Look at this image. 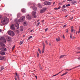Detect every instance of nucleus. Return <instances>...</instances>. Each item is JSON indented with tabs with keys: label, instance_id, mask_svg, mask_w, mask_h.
<instances>
[{
	"label": "nucleus",
	"instance_id": "f257e3e1",
	"mask_svg": "<svg viewBox=\"0 0 80 80\" xmlns=\"http://www.w3.org/2000/svg\"><path fill=\"white\" fill-rule=\"evenodd\" d=\"M5 47V45L3 43L2 41H0V48H0V50L1 51L6 52L7 50V49L4 48Z\"/></svg>",
	"mask_w": 80,
	"mask_h": 80
},
{
	"label": "nucleus",
	"instance_id": "f03ea898",
	"mask_svg": "<svg viewBox=\"0 0 80 80\" xmlns=\"http://www.w3.org/2000/svg\"><path fill=\"white\" fill-rule=\"evenodd\" d=\"M9 20L8 18H5L3 21L1 20V23L3 25H5L8 23V22Z\"/></svg>",
	"mask_w": 80,
	"mask_h": 80
},
{
	"label": "nucleus",
	"instance_id": "7ed1b4c3",
	"mask_svg": "<svg viewBox=\"0 0 80 80\" xmlns=\"http://www.w3.org/2000/svg\"><path fill=\"white\" fill-rule=\"evenodd\" d=\"M8 34L12 37H13L14 35V32L12 31H8Z\"/></svg>",
	"mask_w": 80,
	"mask_h": 80
},
{
	"label": "nucleus",
	"instance_id": "20e7f679",
	"mask_svg": "<svg viewBox=\"0 0 80 80\" xmlns=\"http://www.w3.org/2000/svg\"><path fill=\"white\" fill-rule=\"evenodd\" d=\"M25 18V16H22V17H21V18L19 19L18 21L19 22H22L24 21Z\"/></svg>",
	"mask_w": 80,
	"mask_h": 80
},
{
	"label": "nucleus",
	"instance_id": "39448f33",
	"mask_svg": "<svg viewBox=\"0 0 80 80\" xmlns=\"http://www.w3.org/2000/svg\"><path fill=\"white\" fill-rule=\"evenodd\" d=\"M0 40L2 41H0L2 42V43H3V42L6 43V39H5V38L3 37H1V38H0Z\"/></svg>",
	"mask_w": 80,
	"mask_h": 80
},
{
	"label": "nucleus",
	"instance_id": "423d86ee",
	"mask_svg": "<svg viewBox=\"0 0 80 80\" xmlns=\"http://www.w3.org/2000/svg\"><path fill=\"white\" fill-rule=\"evenodd\" d=\"M32 16L34 18H36L37 17L36 15V12L35 11H32V13H31Z\"/></svg>",
	"mask_w": 80,
	"mask_h": 80
},
{
	"label": "nucleus",
	"instance_id": "0eeeda50",
	"mask_svg": "<svg viewBox=\"0 0 80 80\" xmlns=\"http://www.w3.org/2000/svg\"><path fill=\"white\" fill-rule=\"evenodd\" d=\"M46 10V8H43L41 9L40 10V12L41 13H42L44 12Z\"/></svg>",
	"mask_w": 80,
	"mask_h": 80
},
{
	"label": "nucleus",
	"instance_id": "6e6552de",
	"mask_svg": "<svg viewBox=\"0 0 80 80\" xmlns=\"http://www.w3.org/2000/svg\"><path fill=\"white\" fill-rule=\"evenodd\" d=\"M42 44L43 45V49H42V53H44V48H45V45L44 44V42L42 43Z\"/></svg>",
	"mask_w": 80,
	"mask_h": 80
},
{
	"label": "nucleus",
	"instance_id": "1a4fd4ad",
	"mask_svg": "<svg viewBox=\"0 0 80 80\" xmlns=\"http://www.w3.org/2000/svg\"><path fill=\"white\" fill-rule=\"evenodd\" d=\"M27 18L28 20H30L31 19V16L28 14L26 17Z\"/></svg>",
	"mask_w": 80,
	"mask_h": 80
},
{
	"label": "nucleus",
	"instance_id": "9d476101",
	"mask_svg": "<svg viewBox=\"0 0 80 80\" xmlns=\"http://www.w3.org/2000/svg\"><path fill=\"white\" fill-rule=\"evenodd\" d=\"M31 8H33V10L34 11H36L37 10V8L36 7H35V6H31L30 7Z\"/></svg>",
	"mask_w": 80,
	"mask_h": 80
},
{
	"label": "nucleus",
	"instance_id": "9b49d317",
	"mask_svg": "<svg viewBox=\"0 0 80 80\" xmlns=\"http://www.w3.org/2000/svg\"><path fill=\"white\" fill-rule=\"evenodd\" d=\"M11 29H12L13 30H14V27L13 24L11 25Z\"/></svg>",
	"mask_w": 80,
	"mask_h": 80
},
{
	"label": "nucleus",
	"instance_id": "f8f14e48",
	"mask_svg": "<svg viewBox=\"0 0 80 80\" xmlns=\"http://www.w3.org/2000/svg\"><path fill=\"white\" fill-rule=\"evenodd\" d=\"M15 26L16 27L17 29H19V24L18 23H16L15 24Z\"/></svg>",
	"mask_w": 80,
	"mask_h": 80
},
{
	"label": "nucleus",
	"instance_id": "ddd939ff",
	"mask_svg": "<svg viewBox=\"0 0 80 80\" xmlns=\"http://www.w3.org/2000/svg\"><path fill=\"white\" fill-rule=\"evenodd\" d=\"M0 54L2 55H5V53L3 52H0Z\"/></svg>",
	"mask_w": 80,
	"mask_h": 80
},
{
	"label": "nucleus",
	"instance_id": "4468645a",
	"mask_svg": "<svg viewBox=\"0 0 80 80\" xmlns=\"http://www.w3.org/2000/svg\"><path fill=\"white\" fill-rule=\"evenodd\" d=\"M5 58V57L4 56L2 57L0 56V60H3Z\"/></svg>",
	"mask_w": 80,
	"mask_h": 80
},
{
	"label": "nucleus",
	"instance_id": "2eb2a0df",
	"mask_svg": "<svg viewBox=\"0 0 80 80\" xmlns=\"http://www.w3.org/2000/svg\"><path fill=\"white\" fill-rule=\"evenodd\" d=\"M63 70H61V71L60 72H59V73H57V74L55 75H53L52 76V77H54L55 76H57L59 74H60V73H61L62 72H63Z\"/></svg>",
	"mask_w": 80,
	"mask_h": 80
},
{
	"label": "nucleus",
	"instance_id": "dca6fc26",
	"mask_svg": "<svg viewBox=\"0 0 80 80\" xmlns=\"http://www.w3.org/2000/svg\"><path fill=\"white\" fill-rule=\"evenodd\" d=\"M66 6L65 5H63L62 6V8H62V11H63V9L65 8Z\"/></svg>",
	"mask_w": 80,
	"mask_h": 80
},
{
	"label": "nucleus",
	"instance_id": "f3484780",
	"mask_svg": "<svg viewBox=\"0 0 80 80\" xmlns=\"http://www.w3.org/2000/svg\"><path fill=\"white\" fill-rule=\"evenodd\" d=\"M22 12L23 13H25L26 11H25V9L23 8L22 9Z\"/></svg>",
	"mask_w": 80,
	"mask_h": 80
},
{
	"label": "nucleus",
	"instance_id": "a211bd4d",
	"mask_svg": "<svg viewBox=\"0 0 80 80\" xmlns=\"http://www.w3.org/2000/svg\"><path fill=\"white\" fill-rule=\"evenodd\" d=\"M20 31H23V27L22 26H21V27L20 29Z\"/></svg>",
	"mask_w": 80,
	"mask_h": 80
},
{
	"label": "nucleus",
	"instance_id": "6ab92c4d",
	"mask_svg": "<svg viewBox=\"0 0 80 80\" xmlns=\"http://www.w3.org/2000/svg\"><path fill=\"white\" fill-rule=\"evenodd\" d=\"M38 7L39 8H42V5L40 4H38Z\"/></svg>",
	"mask_w": 80,
	"mask_h": 80
},
{
	"label": "nucleus",
	"instance_id": "aec40b11",
	"mask_svg": "<svg viewBox=\"0 0 80 80\" xmlns=\"http://www.w3.org/2000/svg\"><path fill=\"white\" fill-rule=\"evenodd\" d=\"M20 16H21V13H18V14H17V18H19Z\"/></svg>",
	"mask_w": 80,
	"mask_h": 80
},
{
	"label": "nucleus",
	"instance_id": "412c9836",
	"mask_svg": "<svg viewBox=\"0 0 80 80\" xmlns=\"http://www.w3.org/2000/svg\"><path fill=\"white\" fill-rule=\"evenodd\" d=\"M65 56V55H61L60 56L59 58L60 59L62 58H63Z\"/></svg>",
	"mask_w": 80,
	"mask_h": 80
},
{
	"label": "nucleus",
	"instance_id": "4be33fe9",
	"mask_svg": "<svg viewBox=\"0 0 80 80\" xmlns=\"http://www.w3.org/2000/svg\"><path fill=\"white\" fill-rule=\"evenodd\" d=\"M77 3V2L76 1H73L71 2V3L72 4H75Z\"/></svg>",
	"mask_w": 80,
	"mask_h": 80
},
{
	"label": "nucleus",
	"instance_id": "5701e85b",
	"mask_svg": "<svg viewBox=\"0 0 80 80\" xmlns=\"http://www.w3.org/2000/svg\"><path fill=\"white\" fill-rule=\"evenodd\" d=\"M52 4V3H51V2H49L48 3H47V4H46V5H51V4Z\"/></svg>",
	"mask_w": 80,
	"mask_h": 80
},
{
	"label": "nucleus",
	"instance_id": "b1692460",
	"mask_svg": "<svg viewBox=\"0 0 80 80\" xmlns=\"http://www.w3.org/2000/svg\"><path fill=\"white\" fill-rule=\"evenodd\" d=\"M10 41H11V38L8 37V42H10Z\"/></svg>",
	"mask_w": 80,
	"mask_h": 80
},
{
	"label": "nucleus",
	"instance_id": "393cba45",
	"mask_svg": "<svg viewBox=\"0 0 80 80\" xmlns=\"http://www.w3.org/2000/svg\"><path fill=\"white\" fill-rule=\"evenodd\" d=\"M47 2V1H45L44 2V4L46 5L48 3V2Z\"/></svg>",
	"mask_w": 80,
	"mask_h": 80
},
{
	"label": "nucleus",
	"instance_id": "a878e982",
	"mask_svg": "<svg viewBox=\"0 0 80 80\" xmlns=\"http://www.w3.org/2000/svg\"><path fill=\"white\" fill-rule=\"evenodd\" d=\"M1 70H0V72L2 71V70H3V69H4V68L3 66L1 67Z\"/></svg>",
	"mask_w": 80,
	"mask_h": 80
},
{
	"label": "nucleus",
	"instance_id": "bb28decb",
	"mask_svg": "<svg viewBox=\"0 0 80 80\" xmlns=\"http://www.w3.org/2000/svg\"><path fill=\"white\" fill-rule=\"evenodd\" d=\"M68 73V72H65L64 73H63V74H62V75H61V76H64L66 74H67V73Z\"/></svg>",
	"mask_w": 80,
	"mask_h": 80
},
{
	"label": "nucleus",
	"instance_id": "cd10ccee",
	"mask_svg": "<svg viewBox=\"0 0 80 80\" xmlns=\"http://www.w3.org/2000/svg\"><path fill=\"white\" fill-rule=\"evenodd\" d=\"M32 38V36H30L29 38L28 39V40H29L31 38Z\"/></svg>",
	"mask_w": 80,
	"mask_h": 80
},
{
	"label": "nucleus",
	"instance_id": "c85d7f7f",
	"mask_svg": "<svg viewBox=\"0 0 80 80\" xmlns=\"http://www.w3.org/2000/svg\"><path fill=\"white\" fill-rule=\"evenodd\" d=\"M23 43V41H21L19 42V45H21Z\"/></svg>",
	"mask_w": 80,
	"mask_h": 80
},
{
	"label": "nucleus",
	"instance_id": "c756f323",
	"mask_svg": "<svg viewBox=\"0 0 80 80\" xmlns=\"http://www.w3.org/2000/svg\"><path fill=\"white\" fill-rule=\"evenodd\" d=\"M72 69H66V70L67 71H70L72 70Z\"/></svg>",
	"mask_w": 80,
	"mask_h": 80
},
{
	"label": "nucleus",
	"instance_id": "7c9ffc66",
	"mask_svg": "<svg viewBox=\"0 0 80 80\" xmlns=\"http://www.w3.org/2000/svg\"><path fill=\"white\" fill-rule=\"evenodd\" d=\"M80 67V66H77V67H74L73 68H72V69H75V68H77L78 67Z\"/></svg>",
	"mask_w": 80,
	"mask_h": 80
},
{
	"label": "nucleus",
	"instance_id": "2f4dec72",
	"mask_svg": "<svg viewBox=\"0 0 80 80\" xmlns=\"http://www.w3.org/2000/svg\"><path fill=\"white\" fill-rule=\"evenodd\" d=\"M38 52H39V53L41 54V51L40 50V49H38Z\"/></svg>",
	"mask_w": 80,
	"mask_h": 80
},
{
	"label": "nucleus",
	"instance_id": "473e14b6",
	"mask_svg": "<svg viewBox=\"0 0 80 80\" xmlns=\"http://www.w3.org/2000/svg\"><path fill=\"white\" fill-rule=\"evenodd\" d=\"M70 38H71V39H72V34H70Z\"/></svg>",
	"mask_w": 80,
	"mask_h": 80
},
{
	"label": "nucleus",
	"instance_id": "72a5a7b5",
	"mask_svg": "<svg viewBox=\"0 0 80 80\" xmlns=\"http://www.w3.org/2000/svg\"><path fill=\"white\" fill-rule=\"evenodd\" d=\"M16 75L17 76V78H18V76H19V75L18 74H17V73H16Z\"/></svg>",
	"mask_w": 80,
	"mask_h": 80
},
{
	"label": "nucleus",
	"instance_id": "f704fd0d",
	"mask_svg": "<svg viewBox=\"0 0 80 80\" xmlns=\"http://www.w3.org/2000/svg\"><path fill=\"white\" fill-rule=\"evenodd\" d=\"M70 4H68V5H66V7H70Z\"/></svg>",
	"mask_w": 80,
	"mask_h": 80
},
{
	"label": "nucleus",
	"instance_id": "c9c22d12",
	"mask_svg": "<svg viewBox=\"0 0 80 80\" xmlns=\"http://www.w3.org/2000/svg\"><path fill=\"white\" fill-rule=\"evenodd\" d=\"M61 8V7L60 6H59V7L58 8H56V9L58 10V9H59Z\"/></svg>",
	"mask_w": 80,
	"mask_h": 80
},
{
	"label": "nucleus",
	"instance_id": "e433bc0d",
	"mask_svg": "<svg viewBox=\"0 0 80 80\" xmlns=\"http://www.w3.org/2000/svg\"><path fill=\"white\" fill-rule=\"evenodd\" d=\"M49 46H51V42H49Z\"/></svg>",
	"mask_w": 80,
	"mask_h": 80
},
{
	"label": "nucleus",
	"instance_id": "4c0bfd02",
	"mask_svg": "<svg viewBox=\"0 0 80 80\" xmlns=\"http://www.w3.org/2000/svg\"><path fill=\"white\" fill-rule=\"evenodd\" d=\"M67 26V24H66V25H64L63 26V28H65L66 27V26Z\"/></svg>",
	"mask_w": 80,
	"mask_h": 80
},
{
	"label": "nucleus",
	"instance_id": "58836bf2",
	"mask_svg": "<svg viewBox=\"0 0 80 80\" xmlns=\"http://www.w3.org/2000/svg\"><path fill=\"white\" fill-rule=\"evenodd\" d=\"M37 56L38 57H39V54H38V53L37 52Z\"/></svg>",
	"mask_w": 80,
	"mask_h": 80
},
{
	"label": "nucleus",
	"instance_id": "ea45409f",
	"mask_svg": "<svg viewBox=\"0 0 80 80\" xmlns=\"http://www.w3.org/2000/svg\"><path fill=\"white\" fill-rule=\"evenodd\" d=\"M16 32H17V33H19V30L18 29V30H16Z\"/></svg>",
	"mask_w": 80,
	"mask_h": 80
},
{
	"label": "nucleus",
	"instance_id": "a19ab883",
	"mask_svg": "<svg viewBox=\"0 0 80 80\" xmlns=\"http://www.w3.org/2000/svg\"><path fill=\"white\" fill-rule=\"evenodd\" d=\"M40 25V22H38V24H37V26H38Z\"/></svg>",
	"mask_w": 80,
	"mask_h": 80
},
{
	"label": "nucleus",
	"instance_id": "79ce46f5",
	"mask_svg": "<svg viewBox=\"0 0 80 80\" xmlns=\"http://www.w3.org/2000/svg\"><path fill=\"white\" fill-rule=\"evenodd\" d=\"M73 29H71V32H73L74 31Z\"/></svg>",
	"mask_w": 80,
	"mask_h": 80
},
{
	"label": "nucleus",
	"instance_id": "37998d69",
	"mask_svg": "<svg viewBox=\"0 0 80 80\" xmlns=\"http://www.w3.org/2000/svg\"><path fill=\"white\" fill-rule=\"evenodd\" d=\"M48 30V28H46L45 30V32H46Z\"/></svg>",
	"mask_w": 80,
	"mask_h": 80
},
{
	"label": "nucleus",
	"instance_id": "c03bdc74",
	"mask_svg": "<svg viewBox=\"0 0 80 80\" xmlns=\"http://www.w3.org/2000/svg\"><path fill=\"white\" fill-rule=\"evenodd\" d=\"M15 48V46H14L12 48V50L14 49V48Z\"/></svg>",
	"mask_w": 80,
	"mask_h": 80
},
{
	"label": "nucleus",
	"instance_id": "a18cd8bd",
	"mask_svg": "<svg viewBox=\"0 0 80 80\" xmlns=\"http://www.w3.org/2000/svg\"><path fill=\"white\" fill-rule=\"evenodd\" d=\"M77 54L80 53V51H79L78 52H77Z\"/></svg>",
	"mask_w": 80,
	"mask_h": 80
},
{
	"label": "nucleus",
	"instance_id": "49530a36",
	"mask_svg": "<svg viewBox=\"0 0 80 80\" xmlns=\"http://www.w3.org/2000/svg\"><path fill=\"white\" fill-rule=\"evenodd\" d=\"M46 44H48V42H47V41H46Z\"/></svg>",
	"mask_w": 80,
	"mask_h": 80
},
{
	"label": "nucleus",
	"instance_id": "de8ad7c7",
	"mask_svg": "<svg viewBox=\"0 0 80 80\" xmlns=\"http://www.w3.org/2000/svg\"><path fill=\"white\" fill-rule=\"evenodd\" d=\"M78 50H80V47H78Z\"/></svg>",
	"mask_w": 80,
	"mask_h": 80
},
{
	"label": "nucleus",
	"instance_id": "09e8293b",
	"mask_svg": "<svg viewBox=\"0 0 80 80\" xmlns=\"http://www.w3.org/2000/svg\"><path fill=\"white\" fill-rule=\"evenodd\" d=\"M73 27L72 26L71 28V29H73Z\"/></svg>",
	"mask_w": 80,
	"mask_h": 80
},
{
	"label": "nucleus",
	"instance_id": "8fccbe9b",
	"mask_svg": "<svg viewBox=\"0 0 80 80\" xmlns=\"http://www.w3.org/2000/svg\"><path fill=\"white\" fill-rule=\"evenodd\" d=\"M42 23H44V20L42 21Z\"/></svg>",
	"mask_w": 80,
	"mask_h": 80
},
{
	"label": "nucleus",
	"instance_id": "3c124183",
	"mask_svg": "<svg viewBox=\"0 0 80 80\" xmlns=\"http://www.w3.org/2000/svg\"><path fill=\"white\" fill-rule=\"evenodd\" d=\"M73 19V17L72 18H71L69 19V20H71Z\"/></svg>",
	"mask_w": 80,
	"mask_h": 80
},
{
	"label": "nucleus",
	"instance_id": "603ef678",
	"mask_svg": "<svg viewBox=\"0 0 80 80\" xmlns=\"http://www.w3.org/2000/svg\"><path fill=\"white\" fill-rule=\"evenodd\" d=\"M56 39H57V42H58V41H59V40L58 39V38H57Z\"/></svg>",
	"mask_w": 80,
	"mask_h": 80
},
{
	"label": "nucleus",
	"instance_id": "864d4df0",
	"mask_svg": "<svg viewBox=\"0 0 80 80\" xmlns=\"http://www.w3.org/2000/svg\"><path fill=\"white\" fill-rule=\"evenodd\" d=\"M18 80H19V76L18 75Z\"/></svg>",
	"mask_w": 80,
	"mask_h": 80
},
{
	"label": "nucleus",
	"instance_id": "5fc2aeb1",
	"mask_svg": "<svg viewBox=\"0 0 80 80\" xmlns=\"http://www.w3.org/2000/svg\"><path fill=\"white\" fill-rule=\"evenodd\" d=\"M76 32V30H74V33H75Z\"/></svg>",
	"mask_w": 80,
	"mask_h": 80
},
{
	"label": "nucleus",
	"instance_id": "6e6d98bb",
	"mask_svg": "<svg viewBox=\"0 0 80 80\" xmlns=\"http://www.w3.org/2000/svg\"><path fill=\"white\" fill-rule=\"evenodd\" d=\"M68 1H71L72 0H68Z\"/></svg>",
	"mask_w": 80,
	"mask_h": 80
},
{
	"label": "nucleus",
	"instance_id": "4d7b16f0",
	"mask_svg": "<svg viewBox=\"0 0 80 80\" xmlns=\"http://www.w3.org/2000/svg\"><path fill=\"white\" fill-rule=\"evenodd\" d=\"M15 80H17L16 77H15Z\"/></svg>",
	"mask_w": 80,
	"mask_h": 80
},
{
	"label": "nucleus",
	"instance_id": "13d9d810",
	"mask_svg": "<svg viewBox=\"0 0 80 80\" xmlns=\"http://www.w3.org/2000/svg\"><path fill=\"white\" fill-rule=\"evenodd\" d=\"M66 32H67V33L68 32V29L66 30Z\"/></svg>",
	"mask_w": 80,
	"mask_h": 80
},
{
	"label": "nucleus",
	"instance_id": "bf43d9fd",
	"mask_svg": "<svg viewBox=\"0 0 80 80\" xmlns=\"http://www.w3.org/2000/svg\"><path fill=\"white\" fill-rule=\"evenodd\" d=\"M78 60H80V57L78 58Z\"/></svg>",
	"mask_w": 80,
	"mask_h": 80
},
{
	"label": "nucleus",
	"instance_id": "052dcab7",
	"mask_svg": "<svg viewBox=\"0 0 80 80\" xmlns=\"http://www.w3.org/2000/svg\"><path fill=\"white\" fill-rule=\"evenodd\" d=\"M58 40H59V41L60 40V38H58Z\"/></svg>",
	"mask_w": 80,
	"mask_h": 80
},
{
	"label": "nucleus",
	"instance_id": "680f3d73",
	"mask_svg": "<svg viewBox=\"0 0 80 80\" xmlns=\"http://www.w3.org/2000/svg\"><path fill=\"white\" fill-rule=\"evenodd\" d=\"M68 17V15H66V16H65V17L66 18Z\"/></svg>",
	"mask_w": 80,
	"mask_h": 80
},
{
	"label": "nucleus",
	"instance_id": "e2e57ef3",
	"mask_svg": "<svg viewBox=\"0 0 80 80\" xmlns=\"http://www.w3.org/2000/svg\"><path fill=\"white\" fill-rule=\"evenodd\" d=\"M32 31H33V30H31V31H30V32H32Z\"/></svg>",
	"mask_w": 80,
	"mask_h": 80
},
{
	"label": "nucleus",
	"instance_id": "0e129e2a",
	"mask_svg": "<svg viewBox=\"0 0 80 80\" xmlns=\"http://www.w3.org/2000/svg\"><path fill=\"white\" fill-rule=\"evenodd\" d=\"M35 77H36V79H37V78L38 77H37V76H35Z\"/></svg>",
	"mask_w": 80,
	"mask_h": 80
},
{
	"label": "nucleus",
	"instance_id": "69168bd1",
	"mask_svg": "<svg viewBox=\"0 0 80 80\" xmlns=\"http://www.w3.org/2000/svg\"><path fill=\"white\" fill-rule=\"evenodd\" d=\"M55 3V2H54L53 3V5H54Z\"/></svg>",
	"mask_w": 80,
	"mask_h": 80
},
{
	"label": "nucleus",
	"instance_id": "338daca9",
	"mask_svg": "<svg viewBox=\"0 0 80 80\" xmlns=\"http://www.w3.org/2000/svg\"><path fill=\"white\" fill-rule=\"evenodd\" d=\"M63 38H65V36H64V35H63Z\"/></svg>",
	"mask_w": 80,
	"mask_h": 80
},
{
	"label": "nucleus",
	"instance_id": "774afa93",
	"mask_svg": "<svg viewBox=\"0 0 80 80\" xmlns=\"http://www.w3.org/2000/svg\"><path fill=\"white\" fill-rule=\"evenodd\" d=\"M31 5H32V4L34 5V4H33V3H31Z\"/></svg>",
	"mask_w": 80,
	"mask_h": 80
}]
</instances>
